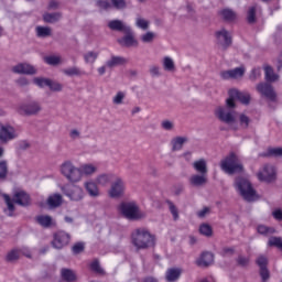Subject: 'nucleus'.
Here are the masks:
<instances>
[{"label": "nucleus", "instance_id": "1", "mask_svg": "<svg viewBox=\"0 0 282 282\" xmlns=\"http://www.w3.org/2000/svg\"><path fill=\"white\" fill-rule=\"evenodd\" d=\"M132 246L137 250H149V248H155V236L145 228L135 229L131 236Z\"/></svg>", "mask_w": 282, "mask_h": 282}, {"label": "nucleus", "instance_id": "2", "mask_svg": "<svg viewBox=\"0 0 282 282\" xmlns=\"http://www.w3.org/2000/svg\"><path fill=\"white\" fill-rule=\"evenodd\" d=\"M235 188L246 202H254L257 191L252 187V183L243 176H238L235 180Z\"/></svg>", "mask_w": 282, "mask_h": 282}, {"label": "nucleus", "instance_id": "3", "mask_svg": "<svg viewBox=\"0 0 282 282\" xmlns=\"http://www.w3.org/2000/svg\"><path fill=\"white\" fill-rule=\"evenodd\" d=\"M220 169L227 175H235V173H243V164L239 162V156L235 152H230L221 162Z\"/></svg>", "mask_w": 282, "mask_h": 282}, {"label": "nucleus", "instance_id": "4", "mask_svg": "<svg viewBox=\"0 0 282 282\" xmlns=\"http://www.w3.org/2000/svg\"><path fill=\"white\" fill-rule=\"evenodd\" d=\"M4 202L10 210L9 217H12L14 213V204L18 206H30V194L24 191L15 192L13 198H10V195L3 194Z\"/></svg>", "mask_w": 282, "mask_h": 282}, {"label": "nucleus", "instance_id": "5", "mask_svg": "<svg viewBox=\"0 0 282 282\" xmlns=\"http://www.w3.org/2000/svg\"><path fill=\"white\" fill-rule=\"evenodd\" d=\"M119 210L126 219L130 221H138V219H142L144 215L140 212V207L135 202H123L119 205Z\"/></svg>", "mask_w": 282, "mask_h": 282}, {"label": "nucleus", "instance_id": "6", "mask_svg": "<svg viewBox=\"0 0 282 282\" xmlns=\"http://www.w3.org/2000/svg\"><path fill=\"white\" fill-rule=\"evenodd\" d=\"M61 173L70 184H76L83 180V171L76 167L70 161H66L61 165Z\"/></svg>", "mask_w": 282, "mask_h": 282}, {"label": "nucleus", "instance_id": "7", "mask_svg": "<svg viewBox=\"0 0 282 282\" xmlns=\"http://www.w3.org/2000/svg\"><path fill=\"white\" fill-rule=\"evenodd\" d=\"M229 98L227 99V107L235 108L237 107V104H235V100H239L241 105H250V100L252 97L250 96V93L248 91H241L237 88H232L228 91Z\"/></svg>", "mask_w": 282, "mask_h": 282}, {"label": "nucleus", "instance_id": "8", "mask_svg": "<svg viewBox=\"0 0 282 282\" xmlns=\"http://www.w3.org/2000/svg\"><path fill=\"white\" fill-rule=\"evenodd\" d=\"M40 111H43V107L41 106V102L37 100H30L22 102L18 106L17 112L20 116H39Z\"/></svg>", "mask_w": 282, "mask_h": 282}, {"label": "nucleus", "instance_id": "9", "mask_svg": "<svg viewBox=\"0 0 282 282\" xmlns=\"http://www.w3.org/2000/svg\"><path fill=\"white\" fill-rule=\"evenodd\" d=\"M235 108L228 107V104L226 106H219L214 110V116L225 124H232L235 122V111L232 110Z\"/></svg>", "mask_w": 282, "mask_h": 282}, {"label": "nucleus", "instance_id": "10", "mask_svg": "<svg viewBox=\"0 0 282 282\" xmlns=\"http://www.w3.org/2000/svg\"><path fill=\"white\" fill-rule=\"evenodd\" d=\"M62 193H64L72 202H80V199L85 197L83 187L78 185L66 184L62 187Z\"/></svg>", "mask_w": 282, "mask_h": 282}, {"label": "nucleus", "instance_id": "11", "mask_svg": "<svg viewBox=\"0 0 282 282\" xmlns=\"http://www.w3.org/2000/svg\"><path fill=\"white\" fill-rule=\"evenodd\" d=\"M124 191H127V184L122 177L117 176L116 180L111 183L110 189L108 192L109 197H122L124 195Z\"/></svg>", "mask_w": 282, "mask_h": 282}, {"label": "nucleus", "instance_id": "12", "mask_svg": "<svg viewBox=\"0 0 282 282\" xmlns=\"http://www.w3.org/2000/svg\"><path fill=\"white\" fill-rule=\"evenodd\" d=\"M217 45H220L223 50H228L230 45H232V35L228 30L220 29L219 31L215 32Z\"/></svg>", "mask_w": 282, "mask_h": 282}, {"label": "nucleus", "instance_id": "13", "mask_svg": "<svg viewBox=\"0 0 282 282\" xmlns=\"http://www.w3.org/2000/svg\"><path fill=\"white\" fill-rule=\"evenodd\" d=\"M70 239L72 237L69 236V234L65 231H57L56 234H54L52 246L53 248H55V250H63L65 246L69 245Z\"/></svg>", "mask_w": 282, "mask_h": 282}, {"label": "nucleus", "instance_id": "14", "mask_svg": "<svg viewBox=\"0 0 282 282\" xmlns=\"http://www.w3.org/2000/svg\"><path fill=\"white\" fill-rule=\"evenodd\" d=\"M245 75H246V67L243 66L220 72V78L223 80H237L239 78H243Z\"/></svg>", "mask_w": 282, "mask_h": 282}, {"label": "nucleus", "instance_id": "15", "mask_svg": "<svg viewBox=\"0 0 282 282\" xmlns=\"http://www.w3.org/2000/svg\"><path fill=\"white\" fill-rule=\"evenodd\" d=\"M258 94H261L264 98H268V100H271L274 102L276 100V93L274 91V87H272V84L269 83H260L256 87Z\"/></svg>", "mask_w": 282, "mask_h": 282}, {"label": "nucleus", "instance_id": "16", "mask_svg": "<svg viewBox=\"0 0 282 282\" xmlns=\"http://www.w3.org/2000/svg\"><path fill=\"white\" fill-rule=\"evenodd\" d=\"M257 176L260 182H274L276 180V170L272 165H264Z\"/></svg>", "mask_w": 282, "mask_h": 282}, {"label": "nucleus", "instance_id": "17", "mask_svg": "<svg viewBox=\"0 0 282 282\" xmlns=\"http://www.w3.org/2000/svg\"><path fill=\"white\" fill-rule=\"evenodd\" d=\"M17 138V130L12 126H0V142H10Z\"/></svg>", "mask_w": 282, "mask_h": 282}, {"label": "nucleus", "instance_id": "18", "mask_svg": "<svg viewBox=\"0 0 282 282\" xmlns=\"http://www.w3.org/2000/svg\"><path fill=\"white\" fill-rule=\"evenodd\" d=\"M123 34H126L123 37L117 40L119 45H122V47H138V40H135L131 28L129 29V32H124Z\"/></svg>", "mask_w": 282, "mask_h": 282}, {"label": "nucleus", "instance_id": "19", "mask_svg": "<svg viewBox=\"0 0 282 282\" xmlns=\"http://www.w3.org/2000/svg\"><path fill=\"white\" fill-rule=\"evenodd\" d=\"M13 74H23L26 76H34L36 68L28 63H20L12 67Z\"/></svg>", "mask_w": 282, "mask_h": 282}, {"label": "nucleus", "instance_id": "20", "mask_svg": "<svg viewBox=\"0 0 282 282\" xmlns=\"http://www.w3.org/2000/svg\"><path fill=\"white\" fill-rule=\"evenodd\" d=\"M215 263V254L210 251H205L200 254L199 259L196 261V264L200 268H208Z\"/></svg>", "mask_w": 282, "mask_h": 282}, {"label": "nucleus", "instance_id": "21", "mask_svg": "<svg viewBox=\"0 0 282 282\" xmlns=\"http://www.w3.org/2000/svg\"><path fill=\"white\" fill-rule=\"evenodd\" d=\"M189 184L199 188L208 184V174H194L189 178Z\"/></svg>", "mask_w": 282, "mask_h": 282}, {"label": "nucleus", "instance_id": "22", "mask_svg": "<svg viewBox=\"0 0 282 282\" xmlns=\"http://www.w3.org/2000/svg\"><path fill=\"white\" fill-rule=\"evenodd\" d=\"M108 28L112 30V32H122L124 34V32H129L131 26L124 24L121 20H111L108 23Z\"/></svg>", "mask_w": 282, "mask_h": 282}, {"label": "nucleus", "instance_id": "23", "mask_svg": "<svg viewBox=\"0 0 282 282\" xmlns=\"http://www.w3.org/2000/svg\"><path fill=\"white\" fill-rule=\"evenodd\" d=\"M118 176L113 173H104L97 176L96 183L99 184V186H107L108 184H112V182Z\"/></svg>", "mask_w": 282, "mask_h": 282}, {"label": "nucleus", "instance_id": "24", "mask_svg": "<svg viewBox=\"0 0 282 282\" xmlns=\"http://www.w3.org/2000/svg\"><path fill=\"white\" fill-rule=\"evenodd\" d=\"M193 169L196 173H199L200 175H208V164L206 163L205 159L195 161L193 163Z\"/></svg>", "mask_w": 282, "mask_h": 282}, {"label": "nucleus", "instance_id": "25", "mask_svg": "<svg viewBox=\"0 0 282 282\" xmlns=\"http://www.w3.org/2000/svg\"><path fill=\"white\" fill-rule=\"evenodd\" d=\"M61 276L65 282H76L78 281V275L72 269L63 268L61 270Z\"/></svg>", "mask_w": 282, "mask_h": 282}, {"label": "nucleus", "instance_id": "26", "mask_svg": "<svg viewBox=\"0 0 282 282\" xmlns=\"http://www.w3.org/2000/svg\"><path fill=\"white\" fill-rule=\"evenodd\" d=\"M46 204L51 208H58L63 205V196L61 194H53L48 196Z\"/></svg>", "mask_w": 282, "mask_h": 282}, {"label": "nucleus", "instance_id": "27", "mask_svg": "<svg viewBox=\"0 0 282 282\" xmlns=\"http://www.w3.org/2000/svg\"><path fill=\"white\" fill-rule=\"evenodd\" d=\"M182 276V269L171 268L165 273V279L169 282H175Z\"/></svg>", "mask_w": 282, "mask_h": 282}, {"label": "nucleus", "instance_id": "28", "mask_svg": "<svg viewBox=\"0 0 282 282\" xmlns=\"http://www.w3.org/2000/svg\"><path fill=\"white\" fill-rule=\"evenodd\" d=\"M188 142V138L186 137H175L172 139L171 144H172V151H182L184 144Z\"/></svg>", "mask_w": 282, "mask_h": 282}, {"label": "nucleus", "instance_id": "29", "mask_svg": "<svg viewBox=\"0 0 282 282\" xmlns=\"http://www.w3.org/2000/svg\"><path fill=\"white\" fill-rule=\"evenodd\" d=\"M126 63H128L127 58L112 55L110 59L106 62V65L111 69L113 67H118V65H126Z\"/></svg>", "mask_w": 282, "mask_h": 282}, {"label": "nucleus", "instance_id": "30", "mask_svg": "<svg viewBox=\"0 0 282 282\" xmlns=\"http://www.w3.org/2000/svg\"><path fill=\"white\" fill-rule=\"evenodd\" d=\"M59 19H63L62 12L44 13L43 14L44 23H58Z\"/></svg>", "mask_w": 282, "mask_h": 282}, {"label": "nucleus", "instance_id": "31", "mask_svg": "<svg viewBox=\"0 0 282 282\" xmlns=\"http://www.w3.org/2000/svg\"><path fill=\"white\" fill-rule=\"evenodd\" d=\"M35 32L39 39H47V36H52V28L50 26H36Z\"/></svg>", "mask_w": 282, "mask_h": 282}, {"label": "nucleus", "instance_id": "32", "mask_svg": "<svg viewBox=\"0 0 282 282\" xmlns=\"http://www.w3.org/2000/svg\"><path fill=\"white\" fill-rule=\"evenodd\" d=\"M264 76L267 83H275V80H279V75L274 73V68H272L271 66H267L264 68Z\"/></svg>", "mask_w": 282, "mask_h": 282}, {"label": "nucleus", "instance_id": "33", "mask_svg": "<svg viewBox=\"0 0 282 282\" xmlns=\"http://www.w3.org/2000/svg\"><path fill=\"white\" fill-rule=\"evenodd\" d=\"M85 188L87 193L90 195V197H98L99 192H98V185L94 182H87L85 183Z\"/></svg>", "mask_w": 282, "mask_h": 282}, {"label": "nucleus", "instance_id": "34", "mask_svg": "<svg viewBox=\"0 0 282 282\" xmlns=\"http://www.w3.org/2000/svg\"><path fill=\"white\" fill-rule=\"evenodd\" d=\"M220 15L223 17L224 21H235L237 19V13L231 9H224L220 11Z\"/></svg>", "mask_w": 282, "mask_h": 282}, {"label": "nucleus", "instance_id": "35", "mask_svg": "<svg viewBox=\"0 0 282 282\" xmlns=\"http://www.w3.org/2000/svg\"><path fill=\"white\" fill-rule=\"evenodd\" d=\"M79 170L82 171V175H94L98 171V167L94 164H84Z\"/></svg>", "mask_w": 282, "mask_h": 282}, {"label": "nucleus", "instance_id": "36", "mask_svg": "<svg viewBox=\"0 0 282 282\" xmlns=\"http://www.w3.org/2000/svg\"><path fill=\"white\" fill-rule=\"evenodd\" d=\"M36 221L43 228H50V226H52V217L51 216H43V215L37 216Z\"/></svg>", "mask_w": 282, "mask_h": 282}, {"label": "nucleus", "instance_id": "37", "mask_svg": "<svg viewBox=\"0 0 282 282\" xmlns=\"http://www.w3.org/2000/svg\"><path fill=\"white\" fill-rule=\"evenodd\" d=\"M62 72L65 74V76H83V74H85L83 70H80V68L76 66L65 68Z\"/></svg>", "mask_w": 282, "mask_h": 282}, {"label": "nucleus", "instance_id": "38", "mask_svg": "<svg viewBox=\"0 0 282 282\" xmlns=\"http://www.w3.org/2000/svg\"><path fill=\"white\" fill-rule=\"evenodd\" d=\"M247 21L248 23H257V6H252L249 8L247 12Z\"/></svg>", "mask_w": 282, "mask_h": 282}, {"label": "nucleus", "instance_id": "39", "mask_svg": "<svg viewBox=\"0 0 282 282\" xmlns=\"http://www.w3.org/2000/svg\"><path fill=\"white\" fill-rule=\"evenodd\" d=\"M163 68L165 72H175V62H173V58L166 56L163 58Z\"/></svg>", "mask_w": 282, "mask_h": 282}, {"label": "nucleus", "instance_id": "40", "mask_svg": "<svg viewBox=\"0 0 282 282\" xmlns=\"http://www.w3.org/2000/svg\"><path fill=\"white\" fill-rule=\"evenodd\" d=\"M50 82L51 79L45 77H35L33 79L34 85H36L41 89H43V87H50Z\"/></svg>", "mask_w": 282, "mask_h": 282}, {"label": "nucleus", "instance_id": "41", "mask_svg": "<svg viewBox=\"0 0 282 282\" xmlns=\"http://www.w3.org/2000/svg\"><path fill=\"white\" fill-rule=\"evenodd\" d=\"M166 204L169 206L171 215L173 216L174 221H177L180 219V212L177 210V207L171 200H166Z\"/></svg>", "mask_w": 282, "mask_h": 282}, {"label": "nucleus", "instance_id": "42", "mask_svg": "<svg viewBox=\"0 0 282 282\" xmlns=\"http://www.w3.org/2000/svg\"><path fill=\"white\" fill-rule=\"evenodd\" d=\"M199 232L204 237H210L213 235V227L208 224H203L199 226Z\"/></svg>", "mask_w": 282, "mask_h": 282}, {"label": "nucleus", "instance_id": "43", "mask_svg": "<svg viewBox=\"0 0 282 282\" xmlns=\"http://www.w3.org/2000/svg\"><path fill=\"white\" fill-rule=\"evenodd\" d=\"M150 23L151 22H149L144 18H137V21H135L137 28H139L140 30H143V31L149 30Z\"/></svg>", "mask_w": 282, "mask_h": 282}, {"label": "nucleus", "instance_id": "44", "mask_svg": "<svg viewBox=\"0 0 282 282\" xmlns=\"http://www.w3.org/2000/svg\"><path fill=\"white\" fill-rule=\"evenodd\" d=\"M19 249H13L7 254V261L12 263L13 261H19L20 258Z\"/></svg>", "mask_w": 282, "mask_h": 282}, {"label": "nucleus", "instance_id": "45", "mask_svg": "<svg viewBox=\"0 0 282 282\" xmlns=\"http://www.w3.org/2000/svg\"><path fill=\"white\" fill-rule=\"evenodd\" d=\"M96 58H98L97 52L90 51V52L84 54L85 63H96Z\"/></svg>", "mask_w": 282, "mask_h": 282}, {"label": "nucleus", "instance_id": "46", "mask_svg": "<svg viewBox=\"0 0 282 282\" xmlns=\"http://www.w3.org/2000/svg\"><path fill=\"white\" fill-rule=\"evenodd\" d=\"M90 270L96 272V274H105V270L100 267V262L98 260H94L90 263Z\"/></svg>", "mask_w": 282, "mask_h": 282}, {"label": "nucleus", "instance_id": "47", "mask_svg": "<svg viewBox=\"0 0 282 282\" xmlns=\"http://www.w3.org/2000/svg\"><path fill=\"white\" fill-rule=\"evenodd\" d=\"M8 177V161H0V180Z\"/></svg>", "mask_w": 282, "mask_h": 282}, {"label": "nucleus", "instance_id": "48", "mask_svg": "<svg viewBox=\"0 0 282 282\" xmlns=\"http://www.w3.org/2000/svg\"><path fill=\"white\" fill-rule=\"evenodd\" d=\"M110 2L116 10H124L127 8V0H110Z\"/></svg>", "mask_w": 282, "mask_h": 282}, {"label": "nucleus", "instance_id": "49", "mask_svg": "<svg viewBox=\"0 0 282 282\" xmlns=\"http://www.w3.org/2000/svg\"><path fill=\"white\" fill-rule=\"evenodd\" d=\"M96 6L100 10H111V2L109 0H97Z\"/></svg>", "mask_w": 282, "mask_h": 282}, {"label": "nucleus", "instance_id": "50", "mask_svg": "<svg viewBox=\"0 0 282 282\" xmlns=\"http://www.w3.org/2000/svg\"><path fill=\"white\" fill-rule=\"evenodd\" d=\"M73 254H80V252H85V242H77L72 247Z\"/></svg>", "mask_w": 282, "mask_h": 282}, {"label": "nucleus", "instance_id": "51", "mask_svg": "<svg viewBox=\"0 0 282 282\" xmlns=\"http://www.w3.org/2000/svg\"><path fill=\"white\" fill-rule=\"evenodd\" d=\"M239 122L242 129H248V127H250V117L246 116L245 113H241L239 116Z\"/></svg>", "mask_w": 282, "mask_h": 282}, {"label": "nucleus", "instance_id": "52", "mask_svg": "<svg viewBox=\"0 0 282 282\" xmlns=\"http://www.w3.org/2000/svg\"><path fill=\"white\" fill-rule=\"evenodd\" d=\"M48 88L52 90V91H63V84L56 82V80H52L48 84Z\"/></svg>", "mask_w": 282, "mask_h": 282}, {"label": "nucleus", "instance_id": "53", "mask_svg": "<svg viewBox=\"0 0 282 282\" xmlns=\"http://www.w3.org/2000/svg\"><path fill=\"white\" fill-rule=\"evenodd\" d=\"M153 39H155V33L149 31L141 36L142 43H153Z\"/></svg>", "mask_w": 282, "mask_h": 282}, {"label": "nucleus", "instance_id": "54", "mask_svg": "<svg viewBox=\"0 0 282 282\" xmlns=\"http://www.w3.org/2000/svg\"><path fill=\"white\" fill-rule=\"evenodd\" d=\"M258 78H261V68H253L249 75V79L254 83Z\"/></svg>", "mask_w": 282, "mask_h": 282}, {"label": "nucleus", "instance_id": "55", "mask_svg": "<svg viewBox=\"0 0 282 282\" xmlns=\"http://www.w3.org/2000/svg\"><path fill=\"white\" fill-rule=\"evenodd\" d=\"M257 230L259 235H272L274 232L272 228L264 225H259Z\"/></svg>", "mask_w": 282, "mask_h": 282}, {"label": "nucleus", "instance_id": "56", "mask_svg": "<svg viewBox=\"0 0 282 282\" xmlns=\"http://www.w3.org/2000/svg\"><path fill=\"white\" fill-rule=\"evenodd\" d=\"M161 128L164 129V131H173V129H175V123L171 120H163L161 122Z\"/></svg>", "mask_w": 282, "mask_h": 282}, {"label": "nucleus", "instance_id": "57", "mask_svg": "<svg viewBox=\"0 0 282 282\" xmlns=\"http://www.w3.org/2000/svg\"><path fill=\"white\" fill-rule=\"evenodd\" d=\"M45 63L47 65H53V66L59 65L61 64V57H58V56H47V57H45Z\"/></svg>", "mask_w": 282, "mask_h": 282}, {"label": "nucleus", "instance_id": "58", "mask_svg": "<svg viewBox=\"0 0 282 282\" xmlns=\"http://www.w3.org/2000/svg\"><path fill=\"white\" fill-rule=\"evenodd\" d=\"M257 265H259L260 270L263 268H268V258L265 256H260L256 260Z\"/></svg>", "mask_w": 282, "mask_h": 282}, {"label": "nucleus", "instance_id": "59", "mask_svg": "<svg viewBox=\"0 0 282 282\" xmlns=\"http://www.w3.org/2000/svg\"><path fill=\"white\" fill-rule=\"evenodd\" d=\"M269 246H274L275 248H280V250H282V239L279 237H273L269 240Z\"/></svg>", "mask_w": 282, "mask_h": 282}, {"label": "nucleus", "instance_id": "60", "mask_svg": "<svg viewBox=\"0 0 282 282\" xmlns=\"http://www.w3.org/2000/svg\"><path fill=\"white\" fill-rule=\"evenodd\" d=\"M223 257H232L235 254V247H225L220 253Z\"/></svg>", "mask_w": 282, "mask_h": 282}, {"label": "nucleus", "instance_id": "61", "mask_svg": "<svg viewBox=\"0 0 282 282\" xmlns=\"http://www.w3.org/2000/svg\"><path fill=\"white\" fill-rule=\"evenodd\" d=\"M122 100H124V93L118 91L113 97L112 102L113 105H122Z\"/></svg>", "mask_w": 282, "mask_h": 282}, {"label": "nucleus", "instance_id": "62", "mask_svg": "<svg viewBox=\"0 0 282 282\" xmlns=\"http://www.w3.org/2000/svg\"><path fill=\"white\" fill-rule=\"evenodd\" d=\"M237 263L241 268H246V265H248V263H250V258H246L243 256H239L238 259H237Z\"/></svg>", "mask_w": 282, "mask_h": 282}, {"label": "nucleus", "instance_id": "63", "mask_svg": "<svg viewBox=\"0 0 282 282\" xmlns=\"http://www.w3.org/2000/svg\"><path fill=\"white\" fill-rule=\"evenodd\" d=\"M260 276L263 282H265V281H268V279H270V271L268 270V267L260 269Z\"/></svg>", "mask_w": 282, "mask_h": 282}, {"label": "nucleus", "instance_id": "64", "mask_svg": "<svg viewBox=\"0 0 282 282\" xmlns=\"http://www.w3.org/2000/svg\"><path fill=\"white\" fill-rule=\"evenodd\" d=\"M272 215L276 221H282V210L281 209H275L272 212Z\"/></svg>", "mask_w": 282, "mask_h": 282}]
</instances>
